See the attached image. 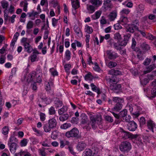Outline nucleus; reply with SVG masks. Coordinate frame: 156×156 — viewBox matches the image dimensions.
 Returning <instances> with one entry per match:
<instances>
[{
  "instance_id": "obj_14",
  "label": "nucleus",
  "mask_w": 156,
  "mask_h": 156,
  "mask_svg": "<svg viewBox=\"0 0 156 156\" xmlns=\"http://www.w3.org/2000/svg\"><path fill=\"white\" fill-rule=\"evenodd\" d=\"M104 9L107 10L109 9L112 8V5L111 3V0H106L104 1L103 4Z\"/></svg>"
},
{
  "instance_id": "obj_16",
  "label": "nucleus",
  "mask_w": 156,
  "mask_h": 156,
  "mask_svg": "<svg viewBox=\"0 0 156 156\" xmlns=\"http://www.w3.org/2000/svg\"><path fill=\"white\" fill-rule=\"evenodd\" d=\"M133 51H134L137 53V56L140 59H142L143 55L145 53V52L143 51H141L139 48L136 47V49Z\"/></svg>"
},
{
  "instance_id": "obj_21",
  "label": "nucleus",
  "mask_w": 156,
  "mask_h": 156,
  "mask_svg": "<svg viewBox=\"0 0 156 156\" xmlns=\"http://www.w3.org/2000/svg\"><path fill=\"white\" fill-rule=\"evenodd\" d=\"M117 15V12L115 11H113L108 16V19L110 21H113L116 18Z\"/></svg>"
},
{
  "instance_id": "obj_30",
  "label": "nucleus",
  "mask_w": 156,
  "mask_h": 156,
  "mask_svg": "<svg viewBox=\"0 0 156 156\" xmlns=\"http://www.w3.org/2000/svg\"><path fill=\"white\" fill-rule=\"evenodd\" d=\"M101 13V12L100 11H96L94 14L92 15L91 18L93 20H95L98 19L100 17Z\"/></svg>"
},
{
  "instance_id": "obj_63",
  "label": "nucleus",
  "mask_w": 156,
  "mask_h": 156,
  "mask_svg": "<svg viewBox=\"0 0 156 156\" xmlns=\"http://www.w3.org/2000/svg\"><path fill=\"white\" fill-rule=\"evenodd\" d=\"M71 65L69 64H67L65 65L64 66V68L66 71L67 72H68L71 67Z\"/></svg>"
},
{
  "instance_id": "obj_2",
  "label": "nucleus",
  "mask_w": 156,
  "mask_h": 156,
  "mask_svg": "<svg viewBox=\"0 0 156 156\" xmlns=\"http://www.w3.org/2000/svg\"><path fill=\"white\" fill-rule=\"evenodd\" d=\"M90 122L88 125H91L92 128L95 129L97 127L96 124L100 122L101 121V116L98 115H92L90 117Z\"/></svg>"
},
{
  "instance_id": "obj_55",
  "label": "nucleus",
  "mask_w": 156,
  "mask_h": 156,
  "mask_svg": "<svg viewBox=\"0 0 156 156\" xmlns=\"http://www.w3.org/2000/svg\"><path fill=\"white\" fill-rule=\"evenodd\" d=\"M49 114L51 115H54L55 113V111L54 108L53 106H51L49 109Z\"/></svg>"
},
{
  "instance_id": "obj_8",
  "label": "nucleus",
  "mask_w": 156,
  "mask_h": 156,
  "mask_svg": "<svg viewBox=\"0 0 156 156\" xmlns=\"http://www.w3.org/2000/svg\"><path fill=\"white\" fill-rule=\"evenodd\" d=\"M125 27L126 29L127 32H129L131 33H133L134 32V29L137 30L138 29V27L137 26L134 24H127V25L125 26Z\"/></svg>"
},
{
  "instance_id": "obj_4",
  "label": "nucleus",
  "mask_w": 156,
  "mask_h": 156,
  "mask_svg": "<svg viewBox=\"0 0 156 156\" xmlns=\"http://www.w3.org/2000/svg\"><path fill=\"white\" fill-rule=\"evenodd\" d=\"M120 151L123 152H128L131 148L130 143L128 141H125L122 142L119 146Z\"/></svg>"
},
{
  "instance_id": "obj_9",
  "label": "nucleus",
  "mask_w": 156,
  "mask_h": 156,
  "mask_svg": "<svg viewBox=\"0 0 156 156\" xmlns=\"http://www.w3.org/2000/svg\"><path fill=\"white\" fill-rule=\"evenodd\" d=\"M128 129L130 131H134L137 129V125L134 121L129 122L127 124Z\"/></svg>"
},
{
  "instance_id": "obj_42",
  "label": "nucleus",
  "mask_w": 156,
  "mask_h": 156,
  "mask_svg": "<svg viewBox=\"0 0 156 156\" xmlns=\"http://www.w3.org/2000/svg\"><path fill=\"white\" fill-rule=\"evenodd\" d=\"M40 74L39 75V74H37V76L36 77V80H35V82L37 83H41L42 81V80L41 79V76L42 75V74L40 72Z\"/></svg>"
},
{
  "instance_id": "obj_22",
  "label": "nucleus",
  "mask_w": 156,
  "mask_h": 156,
  "mask_svg": "<svg viewBox=\"0 0 156 156\" xmlns=\"http://www.w3.org/2000/svg\"><path fill=\"white\" fill-rule=\"evenodd\" d=\"M23 45L24 46V49L28 53H31L32 52L33 48L29 43L23 44Z\"/></svg>"
},
{
  "instance_id": "obj_45",
  "label": "nucleus",
  "mask_w": 156,
  "mask_h": 156,
  "mask_svg": "<svg viewBox=\"0 0 156 156\" xmlns=\"http://www.w3.org/2000/svg\"><path fill=\"white\" fill-rule=\"evenodd\" d=\"M129 110L130 111L131 113H132L134 115H135L136 116H138L139 115V113L138 112H133V108L132 105H129Z\"/></svg>"
},
{
  "instance_id": "obj_59",
  "label": "nucleus",
  "mask_w": 156,
  "mask_h": 156,
  "mask_svg": "<svg viewBox=\"0 0 156 156\" xmlns=\"http://www.w3.org/2000/svg\"><path fill=\"white\" fill-rule=\"evenodd\" d=\"M33 24V22L32 21H29L27 23V29H30L32 28Z\"/></svg>"
},
{
  "instance_id": "obj_1",
  "label": "nucleus",
  "mask_w": 156,
  "mask_h": 156,
  "mask_svg": "<svg viewBox=\"0 0 156 156\" xmlns=\"http://www.w3.org/2000/svg\"><path fill=\"white\" fill-rule=\"evenodd\" d=\"M112 100L116 103L112 108V110L117 112L119 111L122 108V103L124 102L123 99L119 97H114L112 98Z\"/></svg>"
},
{
  "instance_id": "obj_17",
  "label": "nucleus",
  "mask_w": 156,
  "mask_h": 156,
  "mask_svg": "<svg viewBox=\"0 0 156 156\" xmlns=\"http://www.w3.org/2000/svg\"><path fill=\"white\" fill-rule=\"evenodd\" d=\"M108 73L112 75H122V72L117 69H112L108 71Z\"/></svg>"
},
{
  "instance_id": "obj_43",
  "label": "nucleus",
  "mask_w": 156,
  "mask_h": 156,
  "mask_svg": "<svg viewBox=\"0 0 156 156\" xmlns=\"http://www.w3.org/2000/svg\"><path fill=\"white\" fill-rule=\"evenodd\" d=\"M132 43L131 46V48L132 49L133 51H134L136 49V42L135 41V39L134 38H132Z\"/></svg>"
},
{
  "instance_id": "obj_56",
  "label": "nucleus",
  "mask_w": 156,
  "mask_h": 156,
  "mask_svg": "<svg viewBox=\"0 0 156 156\" xmlns=\"http://www.w3.org/2000/svg\"><path fill=\"white\" fill-rule=\"evenodd\" d=\"M105 119L107 121L110 122H112L114 121L113 119L112 118V117L108 115L105 116Z\"/></svg>"
},
{
  "instance_id": "obj_49",
  "label": "nucleus",
  "mask_w": 156,
  "mask_h": 156,
  "mask_svg": "<svg viewBox=\"0 0 156 156\" xmlns=\"http://www.w3.org/2000/svg\"><path fill=\"white\" fill-rule=\"evenodd\" d=\"M93 29L92 28L88 25L86 26L85 32L88 34H91L93 32Z\"/></svg>"
},
{
  "instance_id": "obj_13",
  "label": "nucleus",
  "mask_w": 156,
  "mask_h": 156,
  "mask_svg": "<svg viewBox=\"0 0 156 156\" xmlns=\"http://www.w3.org/2000/svg\"><path fill=\"white\" fill-rule=\"evenodd\" d=\"M90 2L97 9L102 3V1L100 0H90Z\"/></svg>"
},
{
  "instance_id": "obj_38",
  "label": "nucleus",
  "mask_w": 156,
  "mask_h": 156,
  "mask_svg": "<svg viewBox=\"0 0 156 156\" xmlns=\"http://www.w3.org/2000/svg\"><path fill=\"white\" fill-rule=\"evenodd\" d=\"M67 110V107L66 106H63V107L59 109L58 111V113L59 115H61L65 112Z\"/></svg>"
},
{
  "instance_id": "obj_25",
  "label": "nucleus",
  "mask_w": 156,
  "mask_h": 156,
  "mask_svg": "<svg viewBox=\"0 0 156 156\" xmlns=\"http://www.w3.org/2000/svg\"><path fill=\"white\" fill-rule=\"evenodd\" d=\"M96 8L92 5H87V9L88 12L90 14H91L94 12Z\"/></svg>"
},
{
  "instance_id": "obj_12",
  "label": "nucleus",
  "mask_w": 156,
  "mask_h": 156,
  "mask_svg": "<svg viewBox=\"0 0 156 156\" xmlns=\"http://www.w3.org/2000/svg\"><path fill=\"white\" fill-rule=\"evenodd\" d=\"M119 22V23L124 25L125 27V26L127 25V23L128 22V20L126 17L121 16Z\"/></svg>"
},
{
  "instance_id": "obj_46",
  "label": "nucleus",
  "mask_w": 156,
  "mask_h": 156,
  "mask_svg": "<svg viewBox=\"0 0 156 156\" xmlns=\"http://www.w3.org/2000/svg\"><path fill=\"white\" fill-rule=\"evenodd\" d=\"M130 11L129 9H124L120 12L121 16H123L124 14L127 15L130 12Z\"/></svg>"
},
{
  "instance_id": "obj_26",
  "label": "nucleus",
  "mask_w": 156,
  "mask_h": 156,
  "mask_svg": "<svg viewBox=\"0 0 156 156\" xmlns=\"http://www.w3.org/2000/svg\"><path fill=\"white\" fill-rule=\"evenodd\" d=\"M147 126L149 129L152 132H154L153 129L155 127V125L152 121H149L147 122Z\"/></svg>"
},
{
  "instance_id": "obj_51",
  "label": "nucleus",
  "mask_w": 156,
  "mask_h": 156,
  "mask_svg": "<svg viewBox=\"0 0 156 156\" xmlns=\"http://www.w3.org/2000/svg\"><path fill=\"white\" fill-rule=\"evenodd\" d=\"M45 148L43 147L42 149H39V153L42 155V156H46V154L45 153Z\"/></svg>"
},
{
  "instance_id": "obj_62",
  "label": "nucleus",
  "mask_w": 156,
  "mask_h": 156,
  "mask_svg": "<svg viewBox=\"0 0 156 156\" xmlns=\"http://www.w3.org/2000/svg\"><path fill=\"white\" fill-rule=\"evenodd\" d=\"M27 139H23L22 140L21 142V146H26L27 144Z\"/></svg>"
},
{
  "instance_id": "obj_20",
  "label": "nucleus",
  "mask_w": 156,
  "mask_h": 156,
  "mask_svg": "<svg viewBox=\"0 0 156 156\" xmlns=\"http://www.w3.org/2000/svg\"><path fill=\"white\" fill-rule=\"evenodd\" d=\"M144 10V7L143 5H139L138 8H136V11H137V16H141L142 13Z\"/></svg>"
},
{
  "instance_id": "obj_60",
  "label": "nucleus",
  "mask_w": 156,
  "mask_h": 156,
  "mask_svg": "<svg viewBox=\"0 0 156 156\" xmlns=\"http://www.w3.org/2000/svg\"><path fill=\"white\" fill-rule=\"evenodd\" d=\"M15 8L14 6L12 5H10L9 8L8 9V12L10 13V14H12L14 12Z\"/></svg>"
},
{
  "instance_id": "obj_18",
  "label": "nucleus",
  "mask_w": 156,
  "mask_h": 156,
  "mask_svg": "<svg viewBox=\"0 0 156 156\" xmlns=\"http://www.w3.org/2000/svg\"><path fill=\"white\" fill-rule=\"evenodd\" d=\"M86 144L84 142H79L77 144V148L79 151H81L86 148Z\"/></svg>"
},
{
  "instance_id": "obj_23",
  "label": "nucleus",
  "mask_w": 156,
  "mask_h": 156,
  "mask_svg": "<svg viewBox=\"0 0 156 156\" xmlns=\"http://www.w3.org/2000/svg\"><path fill=\"white\" fill-rule=\"evenodd\" d=\"M48 123L52 127V128L53 129L56 127L57 124V122L55 119L54 118H52L48 120Z\"/></svg>"
},
{
  "instance_id": "obj_10",
  "label": "nucleus",
  "mask_w": 156,
  "mask_h": 156,
  "mask_svg": "<svg viewBox=\"0 0 156 156\" xmlns=\"http://www.w3.org/2000/svg\"><path fill=\"white\" fill-rule=\"evenodd\" d=\"M72 7L74 9L72 10L73 13L75 14L76 13V10L80 7L79 2L78 0L72 1Z\"/></svg>"
},
{
  "instance_id": "obj_44",
  "label": "nucleus",
  "mask_w": 156,
  "mask_h": 156,
  "mask_svg": "<svg viewBox=\"0 0 156 156\" xmlns=\"http://www.w3.org/2000/svg\"><path fill=\"white\" fill-rule=\"evenodd\" d=\"M71 53L70 51L67 50L65 52V57L67 60H69L71 58Z\"/></svg>"
},
{
  "instance_id": "obj_3",
  "label": "nucleus",
  "mask_w": 156,
  "mask_h": 156,
  "mask_svg": "<svg viewBox=\"0 0 156 156\" xmlns=\"http://www.w3.org/2000/svg\"><path fill=\"white\" fill-rule=\"evenodd\" d=\"M65 136L68 138L73 137L77 139L80 138V136L79 134V130L76 128H74L70 131L66 132Z\"/></svg>"
},
{
  "instance_id": "obj_64",
  "label": "nucleus",
  "mask_w": 156,
  "mask_h": 156,
  "mask_svg": "<svg viewBox=\"0 0 156 156\" xmlns=\"http://www.w3.org/2000/svg\"><path fill=\"white\" fill-rule=\"evenodd\" d=\"M114 38L115 39L119 40L121 39V36L119 33H116L114 34Z\"/></svg>"
},
{
  "instance_id": "obj_15",
  "label": "nucleus",
  "mask_w": 156,
  "mask_h": 156,
  "mask_svg": "<svg viewBox=\"0 0 156 156\" xmlns=\"http://www.w3.org/2000/svg\"><path fill=\"white\" fill-rule=\"evenodd\" d=\"M156 68V64H151L146 67V69L147 70L144 71V74H145L148 73H150Z\"/></svg>"
},
{
  "instance_id": "obj_28",
  "label": "nucleus",
  "mask_w": 156,
  "mask_h": 156,
  "mask_svg": "<svg viewBox=\"0 0 156 156\" xmlns=\"http://www.w3.org/2000/svg\"><path fill=\"white\" fill-rule=\"evenodd\" d=\"M54 104L55 108H57L61 107L63 105V103L59 98H57L55 101Z\"/></svg>"
},
{
  "instance_id": "obj_34",
  "label": "nucleus",
  "mask_w": 156,
  "mask_h": 156,
  "mask_svg": "<svg viewBox=\"0 0 156 156\" xmlns=\"http://www.w3.org/2000/svg\"><path fill=\"white\" fill-rule=\"evenodd\" d=\"M69 115L68 114H64L61 115L59 117V119L61 121L63 122L68 119Z\"/></svg>"
},
{
  "instance_id": "obj_53",
  "label": "nucleus",
  "mask_w": 156,
  "mask_h": 156,
  "mask_svg": "<svg viewBox=\"0 0 156 156\" xmlns=\"http://www.w3.org/2000/svg\"><path fill=\"white\" fill-rule=\"evenodd\" d=\"M151 61V58H147L145 59V60L144 61L143 63V64L144 65L147 66L150 64Z\"/></svg>"
},
{
  "instance_id": "obj_6",
  "label": "nucleus",
  "mask_w": 156,
  "mask_h": 156,
  "mask_svg": "<svg viewBox=\"0 0 156 156\" xmlns=\"http://www.w3.org/2000/svg\"><path fill=\"white\" fill-rule=\"evenodd\" d=\"M108 58L110 60H114L118 57V54L112 50H108L106 51Z\"/></svg>"
},
{
  "instance_id": "obj_27",
  "label": "nucleus",
  "mask_w": 156,
  "mask_h": 156,
  "mask_svg": "<svg viewBox=\"0 0 156 156\" xmlns=\"http://www.w3.org/2000/svg\"><path fill=\"white\" fill-rule=\"evenodd\" d=\"M81 117L82 118L81 123L84 124L88 123V119L87 116L85 114H82L81 115Z\"/></svg>"
},
{
  "instance_id": "obj_36",
  "label": "nucleus",
  "mask_w": 156,
  "mask_h": 156,
  "mask_svg": "<svg viewBox=\"0 0 156 156\" xmlns=\"http://www.w3.org/2000/svg\"><path fill=\"white\" fill-rule=\"evenodd\" d=\"M1 6L3 9H7L9 6V2L3 0L1 2Z\"/></svg>"
},
{
  "instance_id": "obj_31",
  "label": "nucleus",
  "mask_w": 156,
  "mask_h": 156,
  "mask_svg": "<svg viewBox=\"0 0 156 156\" xmlns=\"http://www.w3.org/2000/svg\"><path fill=\"white\" fill-rule=\"evenodd\" d=\"M141 48L143 51L145 53L150 49L149 45L146 43H143L141 45Z\"/></svg>"
},
{
  "instance_id": "obj_52",
  "label": "nucleus",
  "mask_w": 156,
  "mask_h": 156,
  "mask_svg": "<svg viewBox=\"0 0 156 156\" xmlns=\"http://www.w3.org/2000/svg\"><path fill=\"white\" fill-rule=\"evenodd\" d=\"M9 128L6 126L4 127L2 129V133L4 135H6L8 133Z\"/></svg>"
},
{
  "instance_id": "obj_41",
  "label": "nucleus",
  "mask_w": 156,
  "mask_h": 156,
  "mask_svg": "<svg viewBox=\"0 0 156 156\" xmlns=\"http://www.w3.org/2000/svg\"><path fill=\"white\" fill-rule=\"evenodd\" d=\"M127 113V111L126 109H125L121 111L119 113V116L120 117H123L126 116Z\"/></svg>"
},
{
  "instance_id": "obj_7",
  "label": "nucleus",
  "mask_w": 156,
  "mask_h": 156,
  "mask_svg": "<svg viewBox=\"0 0 156 156\" xmlns=\"http://www.w3.org/2000/svg\"><path fill=\"white\" fill-rule=\"evenodd\" d=\"M37 76V73L35 71H33L30 73L28 76V78L27 79V82L29 83L31 82H35L36 77Z\"/></svg>"
},
{
  "instance_id": "obj_47",
  "label": "nucleus",
  "mask_w": 156,
  "mask_h": 156,
  "mask_svg": "<svg viewBox=\"0 0 156 156\" xmlns=\"http://www.w3.org/2000/svg\"><path fill=\"white\" fill-rule=\"evenodd\" d=\"M71 126V124L70 123H65L63 124L62 125L60 126L61 129H66Z\"/></svg>"
},
{
  "instance_id": "obj_33",
  "label": "nucleus",
  "mask_w": 156,
  "mask_h": 156,
  "mask_svg": "<svg viewBox=\"0 0 156 156\" xmlns=\"http://www.w3.org/2000/svg\"><path fill=\"white\" fill-rule=\"evenodd\" d=\"M152 85L153 87L151 90V93L152 94L156 95V79L152 83Z\"/></svg>"
},
{
  "instance_id": "obj_24",
  "label": "nucleus",
  "mask_w": 156,
  "mask_h": 156,
  "mask_svg": "<svg viewBox=\"0 0 156 156\" xmlns=\"http://www.w3.org/2000/svg\"><path fill=\"white\" fill-rule=\"evenodd\" d=\"M10 147V150L12 153L15 152L16 149L18 145L17 143H12L10 144H8Z\"/></svg>"
},
{
  "instance_id": "obj_54",
  "label": "nucleus",
  "mask_w": 156,
  "mask_h": 156,
  "mask_svg": "<svg viewBox=\"0 0 156 156\" xmlns=\"http://www.w3.org/2000/svg\"><path fill=\"white\" fill-rule=\"evenodd\" d=\"M147 38L151 41L155 40V43H156V37L154 36L152 34H149V35L147 36Z\"/></svg>"
},
{
  "instance_id": "obj_29",
  "label": "nucleus",
  "mask_w": 156,
  "mask_h": 156,
  "mask_svg": "<svg viewBox=\"0 0 156 156\" xmlns=\"http://www.w3.org/2000/svg\"><path fill=\"white\" fill-rule=\"evenodd\" d=\"M74 30L78 36L81 37L82 36V32L79 27L77 26H75L74 28Z\"/></svg>"
},
{
  "instance_id": "obj_37",
  "label": "nucleus",
  "mask_w": 156,
  "mask_h": 156,
  "mask_svg": "<svg viewBox=\"0 0 156 156\" xmlns=\"http://www.w3.org/2000/svg\"><path fill=\"white\" fill-rule=\"evenodd\" d=\"M17 140L16 138L14 136H12L9 138L8 144H10L13 143H17Z\"/></svg>"
},
{
  "instance_id": "obj_48",
  "label": "nucleus",
  "mask_w": 156,
  "mask_h": 156,
  "mask_svg": "<svg viewBox=\"0 0 156 156\" xmlns=\"http://www.w3.org/2000/svg\"><path fill=\"white\" fill-rule=\"evenodd\" d=\"M117 65L116 63L115 62L110 61L108 64V66L110 68L114 67Z\"/></svg>"
},
{
  "instance_id": "obj_35",
  "label": "nucleus",
  "mask_w": 156,
  "mask_h": 156,
  "mask_svg": "<svg viewBox=\"0 0 156 156\" xmlns=\"http://www.w3.org/2000/svg\"><path fill=\"white\" fill-rule=\"evenodd\" d=\"M43 128L44 131L47 133L50 132L52 129L48 123L45 124Z\"/></svg>"
},
{
  "instance_id": "obj_58",
  "label": "nucleus",
  "mask_w": 156,
  "mask_h": 156,
  "mask_svg": "<svg viewBox=\"0 0 156 156\" xmlns=\"http://www.w3.org/2000/svg\"><path fill=\"white\" fill-rule=\"evenodd\" d=\"M140 122L141 126L145 124L146 121L144 117H141L140 118Z\"/></svg>"
},
{
  "instance_id": "obj_57",
  "label": "nucleus",
  "mask_w": 156,
  "mask_h": 156,
  "mask_svg": "<svg viewBox=\"0 0 156 156\" xmlns=\"http://www.w3.org/2000/svg\"><path fill=\"white\" fill-rule=\"evenodd\" d=\"M50 71L51 73V75L54 76H57L58 75V72L57 71L54 70L53 68L51 69L50 70Z\"/></svg>"
},
{
  "instance_id": "obj_32",
  "label": "nucleus",
  "mask_w": 156,
  "mask_h": 156,
  "mask_svg": "<svg viewBox=\"0 0 156 156\" xmlns=\"http://www.w3.org/2000/svg\"><path fill=\"white\" fill-rule=\"evenodd\" d=\"M92 151L90 149H86L83 153V156H91L92 154Z\"/></svg>"
},
{
  "instance_id": "obj_11",
  "label": "nucleus",
  "mask_w": 156,
  "mask_h": 156,
  "mask_svg": "<svg viewBox=\"0 0 156 156\" xmlns=\"http://www.w3.org/2000/svg\"><path fill=\"white\" fill-rule=\"evenodd\" d=\"M121 87V84L117 83L111 84L109 86L110 89L113 91L120 90Z\"/></svg>"
},
{
  "instance_id": "obj_19",
  "label": "nucleus",
  "mask_w": 156,
  "mask_h": 156,
  "mask_svg": "<svg viewBox=\"0 0 156 156\" xmlns=\"http://www.w3.org/2000/svg\"><path fill=\"white\" fill-rule=\"evenodd\" d=\"M130 35L129 34L127 35H125L124 36V38L123 40L119 43L120 44V46H125L127 44L128 41V39L130 37Z\"/></svg>"
},
{
  "instance_id": "obj_40",
  "label": "nucleus",
  "mask_w": 156,
  "mask_h": 156,
  "mask_svg": "<svg viewBox=\"0 0 156 156\" xmlns=\"http://www.w3.org/2000/svg\"><path fill=\"white\" fill-rule=\"evenodd\" d=\"M60 147L61 148H63L66 145H69V142L65 140H60Z\"/></svg>"
},
{
  "instance_id": "obj_39",
  "label": "nucleus",
  "mask_w": 156,
  "mask_h": 156,
  "mask_svg": "<svg viewBox=\"0 0 156 156\" xmlns=\"http://www.w3.org/2000/svg\"><path fill=\"white\" fill-rule=\"evenodd\" d=\"M90 86L91 87L93 91L97 92L98 94H99L101 93L100 90L99 89H98L97 87L94 84V83H91L90 84Z\"/></svg>"
},
{
  "instance_id": "obj_61",
  "label": "nucleus",
  "mask_w": 156,
  "mask_h": 156,
  "mask_svg": "<svg viewBox=\"0 0 156 156\" xmlns=\"http://www.w3.org/2000/svg\"><path fill=\"white\" fill-rule=\"evenodd\" d=\"M92 76L91 73H89L86 75L84 77L85 80H91V77Z\"/></svg>"
},
{
  "instance_id": "obj_5",
  "label": "nucleus",
  "mask_w": 156,
  "mask_h": 156,
  "mask_svg": "<svg viewBox=\"0 0 156 156\" xmlns=\"http://www.w3.org/2000/svg\"><path fill=\"white\" fill-rule=\"evenodd\" d=\"M121 132L123 138L126 139L129 138H133L135 137V135H133L129 132L124 130L123 129H121Z\"/></svg>"
},
{
  "instance_id": "obj_50",
  "label": "nucleus",
  "mask_w": 156,
  "mask_h": 156,
  "mask_svg": "<svg viewBox=\"0 0 156 156\" xmlns=\"http://www.w3.org/2000/svg\"><path fill=\"white\" fill-rule=\"evenodd\" d=\"M113 48L117 50H120L122 49V48L120 47V44H118L115 42H114L113 45Z\"/></svg>"
}]
</instances>
